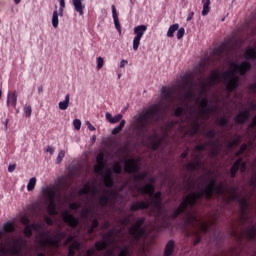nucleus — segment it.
Wrapping results in <instances>:
<instances>
[{"label":"nucleus","mask_w":256,"mask_h":256,"mask_svg":"<svg viewBox=\"0 0 256 256\" xmlns=\"http://www.w3.org/2000/svg\"><path fill=\"white\" fill-rule=\"evenodd\" d=\"M161 113H163L161 104H154L144 114L140 115L136 119L138 134L141 135L144 131H147L151 123L159 121L161 119Z\"/></svg>","instance_id":"obj_1"},{"label":"nucleus","mask_w":256,"mask_h":256,"mask_svg":"<svg viewBox=\"0 0 256 256\" xmlns=\"http://www.w3.org/2000/svg\"><path fill=\"white\" fill-rule=\"evenodd\" d=\"M140 193L144 195H149L152 197L151 205L156 211H158V215L163 211V194L158 191L155 193V186L151 183L144 185L139 188Z\"/></svg>","instance_id":"obj_2"},{"label":"nucleus","mask_w":256,"mask_h":256,"mask_svg":"<svg viewBox=\"0 0 256 256\" xmlns=\"http://www.w3.org/2000/svg\"><path fill=\"white\" fill-rule=\"evenodd\" d=\"M145 217L138 218L135 223L129 228L128 233L135 241H141V237L145 235Z\"/></svg>","instance_id":"obj_3"},{"label":"nucleus","mask_w":256,"mask_h":256,"mask_svg":"<svg viewBox=\"0 0 256 256\" xmlns=\"http://www.w3.org/2000/svg\"><path fill=\"white\" fill-rule=\"evenodd\" d=\"M42 195L49 201L48 213L49 215H57L55 206V199H57V191L51 187H46L42 190Z\"/></svg>","instance_id":"obj_4"},{"label":"nucleus","mask_w":256,"mask_h":256,"mask_svg":"<svg viewBox=\"0 0 256 256\" xmlns=\"http://www.w3.org/2000/svg\"><path fill=\"white\" fill-rule=\"evenodd\" d=\"M226 83V90L228 93H233L236 91L237 87H239V76L235 75V73L231 71H225L223 74Z\"/></svg>","instance_id":"obj_5"},{"label":"nucleus","mask_w":256,"mask_h":256,"mask_svg":"<svg viewBox=\"0 0 256 256\" xmlns=\"http://www.w3.org/2000/svg\"><path fill=\"white\" fill-rule=\"evenodd\" d=\"M115 236V230L111 229L109 230L104 236L103 241H97L94 245L96 251H104V249H107L109 247V241L113 239Z\"/></svg>","instance_id":"obj_6"},{"label":"nucleus","mask_w":256,"mask_h":256,"mask_svg":"<svg viewBox=\"0 0 256 256\" xmlns=\"http://www.w3.org/2000/svg\"><path fill=\"white\" fill-rule=\"evenodd\" d=\"M62 218L64 223H66V225H68L72 229H77V227L79 226V219L74 217L73 214H71V212L69 211L63 212Z\"/></svg>","instance_id":"obj_7"},{"label":"nucleus","mask_w":256,"mask_h":256,"mask_svg":"<svg viewBox=\"0 0 256 256\" xmlns=\"http://www.w3.org/2000/svg\"><path fill=\"white\" fill-rule=\"evenodd\" d=\"M231 67L240 73V75H247V72L251 71V62L249 61H243L240 64L232 63Z\"/></svg>","instance_id":"obj_8"},{"label":"nucleus","mask_w":256,"mask_h":256,"mask_svg":"<svg viewBox=\"0 0 256 256\" xmlns=\"http://www.w3.org/2000/svg\"><path fill=\"white\" fill-rule=\"evenodd\" d=\"M104 169H105V154L103 152H100L96 156V165L94 167V171L95 173H98V175H101Z\"/></svg>","instance_id":"obj_9"},{"label":"nucleus","mask_w":256,"mask_h":256,"mask_svg":"<svg viewBox=\"0 0 256 256\" xmlns=\"http://www.w3.org/2000/svg\"><path fill=\"white\" fill-rule=\"evenodd\" d=\"M250 116H251V113L249 112V110H243L236 115V117L234 118V121L235 123H237V125H245V123L249 121Z\"/></svg>","instance_id":"obj_10"},{"label":"nucleus","mask_w":256,"mask_h":256,"mask_svg":"<svg viewBox=\"0 0 256 256\" xmlns=\"http://www.w3.org/2000/svg\"><path fill=\"white\" fill-rule=\"evenodd\" d=\"M139 165L135 162V159H128L125 161L124 171L126 173H139Z\"/></svg>","instance_id":"obj_11"},{"label":"nucleus","mask_w":256,"mask_h":256,"mask_svg":"<svg viewBox=\"0 0 256 256\" xmlns=\"http://www.w3.org/2000/svg\"><path fill=\"white\" fill-rule=\"evenodd\" d=\"M239 167H242V169H245L246 165L243 162V158H238L232 165L230 169V177L232 179H235L237 177V171H239Z\"/></svg>","instance_id":"obj_12"},{"label":"nucleus","mask_w":256,"mask_h":256,"mask_svg":"<svg viewBox=\"0 0 256 256\" xmlns=\"http://www.w3.org/2000/svg\"><path fill=\"white\" fill-rule=\"evenodd\" d=\"M151 207V203L149 201H136L131 204L130 211H143L145 209H149Z\"/></svg>","instance_id":"obj_13"},{"label":"nucleus","mask_w":256,"mask_h":256,"mask_svg":"<svg viewBox=\"0 0 256 256\" xmlns=\"http://www.w3.org/2000/svg\"><path fill=\"white\" fill-rule=\"evenodd\" d=\"M196 201H199V199H203L205 197L206 199L210 200L213 199L211 196V192L209 191V188H203L201 192H193L190 194Z\"/></svg>","instance_id":"obj_14"},{"label":"nucleus","mask_w":256,"mask_h":256,"mask_svg":"<svg viewBox=\"0 0 256 256\" xmlns=\"http://www.w3.org/2000/svg\"><path fill=\"white\" fill-rule=\"evenodd\" d=\"M162 101H173V88L163 86L161 89Z\"/></svg>","instance_id":"obj_15"},{"label":"nucleus","mask_w":256,"mask_h":256,"mask_svg":"<svg viewBox=\"0 0 256 256\" xmlns=\"http://www.w3.org/2000/svg\"><path fill=\"white\" fill-rule=\"evenodd\" d=\"M59 243H61V240L58 238H44L40 240L41 247H47L48 245H52L53 247H59Z\"/></svg>","instance_id":"obj_16"},{"label":"nucleus","mask_w":256,"mask_h":256,"mask_svg":"<svg viewBox=\"0 0 256 256\" xmlns=\"http://www.w3.org/2000/svg\"><path fill=\"white\" fill-rule=\"evenodd\" d=\"M199 107L202 111V113H213V108H209V99L207 97H204L199 102Z\"/></svg>","instance_id":"obj_17"},{"label":"nucleus","mask_w":256,"mask_h":256,"mask_svg":"<svg viewBox=\"0 0 256 256\" xmlns=\"http://www.w3.org/2000/svg\"><path fill=\"white\" fill-rule=\"evenodd\" d=\"M0 253L1 255H19V248L17 247H12L10 249H6L5 246H3V244L0 245Z\"/></svg>","instance_id":"obj_18"},{"label":"nucleus","mask_w":256,"mask_h":256,"mask_svg":"<svg viewBox=\"0 0 256 256\" xmlns=\"http://www.w3.org/2000/svg\"><path fill=\"white\" fill-rule=\"evenodd\" d=\"M6 103H7V107H9L10 104L14 109L15 107H17V91L8 93Z\"/></svg>","instance_id":"obj_19"},{"label":"nucleus","mask_w":256,"mask_h":256,"mask_svg":"<svg viewBox=\"0 0 256 256\" xmlns=\"http://www.w3.org/2000/svg\"><path fill=\"white\" fill-rule=\"evenodd\" d=\"M105 187L111 188L115 185V181L113 180V175L111 174V170H107L106 174L103 178Z\"/></svg>","instance_id":"obj_20"},{"label":"nucleus","mask_w":256,"mask_h":256,"mask_svg":"<svg viewBox=\"0 0 256 256\" xmlns=\"http://www.w3.org/2000/svg\"><path fill=\"white\" fill-rule=\"evenodd\" d=\"M182 81H183V85H182L183 90L190 89L193 85V77L189 74H185L182 78Z\"/></svg>","instance_id":"obj_21"},{"label":"nucleus","mask_w":256,"mask_h":256,"mask_svg":"<svg viewBox=\"0 0 256 256\" xmlns=\"http://www.w3.org/2000/svg\"><path fill=\"white\" fill-rule=\"evenodd\" d=\"M175 251V241L169 240L164 248V256H171Z\"/></svg>","instance_id":"obj_22"},{"label":"nucleus","mask_w":256,"mask_h":256,"mask_svg":"<svg viewBox=\"0 0 256 256\" xmlns=\"http://www.w3.org/2000/svg\"><path fill=\"white\" fill-rule=\"evenodd\" d=\"M81 249V243L79 241L74 240L72 244L68 247V256H75V252Z\"/></svg>","instance_id":"obj_23"},{"label":"nucleus","mask_w":256,"mask_h":256,"mask_svg":"<svg viewBox=\"0 0 256 256\" xmlns=\"http://www.w3.org/2000/svg\"><path fill=\"white\" fill-rule=\"evenodd\" d=\"M112 17L117 31L121 33V23H119V15H117V8H115V5H112Z\"/></svg>","instance_id":"obj_24"},{"label":"nucleus","mask_w":256,"mask_h":256,"mask_svg":"<svg viewBox=\"0 0 256 256\" xmlns=\"http://www.w3.org/2000/svg\"><path fill=\"white\" fill-rule=\"evenodd\" d=\"M201 130V124L199 123V120L196 119L193 121V125L191 129L189 130V135L191 137H195V135L199 134V131Z\"/></svg>","instance_id":"obj_25"},{"label":"nucleus","mask_w":256,"mask_h":256,"mask_svg":"<svg viewBox=\"0 0 256 256\" xmlns=\"http://www.w3.org/2000/svg\"><path fill=\"white\" fill-rule=\"evenodd\" d=\"M244 58L247 61H255L256 60V48H247L244 52Z\"/></svg>","instance_id":"obj_26"},{"label":"nucleus","mask_w":256,"mask_h":256,"mask_svg":"<svg viewBox=\"0 0 256 256\" xmlns=\"http://www.w3.org/2000/svg\"><path fill=\"white\" fill-rule=\"evenodd\" d=\"M81 1L85 0H72L73 6L75 8V11L79 13V15H84L83 9H85V6H83V3Z\"/></svg>","instance_id":"obj_27"},{"label":"nucleus","mask_w":256,"mask_h":256,"mask_svg":"<svg viewBox=\"0 0 256 256\" xmlns=\"http://www.w3.org/2000/svg\"><path fill=\"white\" fill-rule=\"evenodd\" d=\"M221 81V73L218 70H214L210 74V83L211 85H215V83H219Z\"/></svg>","instance_id":"obj_28"},{"label":"nucleus","mask_w":256,"mask_h":256,"mask_svg":"<svg viewBox=\"0 0 256 256\" xmlns=\"http://www.w3.org/2000/svg\"><path fill=\"white\" fill-rule=\"evenodd\" d=\"M69 101H71V96L66 94L64 101L59 102L58 107L61 111H67L69 109Z\"/></svg>","instance_id":"obj_29"},{"label":"nucleus","mask_w":256,"mask_h":256,"mask_svg":"<svg viewBox=\"0 0 256 256\" xmlns=\"http://www.w3.org/2000/svg\"><path fill=\"white\" fill-rule=\"evenodd\" d=\"M147 31V27L145 25H139L134 28V33L136 34V37L143 39V36L145 35V32Z\"/></svg>","instance_id":"obj_30"},{"label":"nucleus","mask_w":256,"mask_h":256,"mask_svg":"<svg viewBox=\"0 0 256 256\" xmlns=\"http://www.w3.org/2000/svg\"><path fill=\"white\" fill-rule=\"evenodd\" d=\"M113 192L107 190L106 191V195L100 197L99 199V204L102 206V207H107V205L109 204V201H111V198L109 197V195H112Z\"/></svg>","instance_id":"obj_31"},{"label":"nucleus","mask_w":256,"mask_h":256,"mask_svg":"<svg viewBox=\"0 0 256 256\" xmlns=\"http://www.w3.org/2000/svg\"><path fill=\"white\" fill-rule=\"evenodd\" d=\"M226 51H227V44H221L220 46L214 49V54L217 55V57H223Z\"/></svg>","instance_id":"obj_32"},{"label":"nucleus","mask_w":256,"mask_h":256,"mask_svg":"<svg viewBox=\"0 0 256 256\" xmlns=\"http://www.w3.org/2000/svg\"><path fill=\"white\" fill-rule=\"evenodd\" d=\"M239 205L241 207L242 217H245V214L247 213V209H249V202H247V198L240 199Z\"/></svg>","instance_id":"obj_33"},{"label":"nucleus","mask_w":256,"mask_h":256,"mask_svg":"<svg viewBox=\"0 0 256 256\" xmlns=\"http://www.w3.org/2000/svg\"><path fill=\"white\" fill-rule=\"evenodd\" d=\"M203 2V10H202V15L203 17L209 15V11H211V0H202Z\"/></svg>","instance_id":"obj_34"},{"label":"nucleus","mask_w":256,"mask_h":256,"mask_svg":"<svg viewBox=\"0 0 256 256\" xmlns=\"http://www.w3.org/2000/svg\"><path fill=\"white\" fill-rule=\"evenodd\" d=\"M4 233H14L15 232V224L12 222H6L3 225Z\"/></svg>","instance_id":"obj_35"},{"label":"nucleus","mask_w":256,"mask_h":256,"mask_svg":"<svg viewBox=\"0 0 256 256\" xmlns=\"http://www.w3.org/2000/svg\"><path fill=\"white\" fill-rule=\"evenodd\" d=\"M212 149L210 151V157L215 159L216 157H219V147H217V144L215 142L210 143Z\"/></svg>","instance_id":"obj_36"},{"label":"nucleus","mask_w":256,"mask_h":256,"mask_svg":"<svg viewBox=\"0 0 256 256\" xmlns=\"http://www.w3.org/2000/svg\"><path fill=\"white\" fill-rule=\"evenodd\" d=\"M247 237L250 241H255L256 240V228L255 226H251L250 228L247 229Z\"/></svg>","instance_id":"obj_37"},{"label":"nucleus","mask_w":256,"mask_h":256,"mask_svg":"<svg viewBox=\"0 0 256 256\" xmlns=\"http://www.w3.org/2000/svg\"><path fill=\"white\" fill-rule=\"evenodd\" d=\"M175 31H179V24H173L169 27L167 37H175Z\"/></svg>","instance_id":"obj_38"},{"label":"nucleus","mask_w":256,"mask_h":256,"mask_svg":"<svg viewBox=\"0 0 256 256\" xmlns=\"http://www.w3.org/2000/svg\"><path fill=\"white\" fill-rule=\"evenodd\" d=\"M162 143H163V140L161 138H159L158 140L150 142L151 150L152 151H157V149H159L161 147Z\"/></svg>","instance_id":"obj_39"},{"label":"nucleus","mask_w":256,"mask_h":256,"mask_svg":"<svg viewBox=\"0 0 256 256\" xmlns=\"http://www.w3.org/2000/svg\"><path fill=\"white\" fill-rule=\"evenodd\" d=\"M52 27H54V29L59 27V12H57V10L54 11L52 15Z\"/></svg>","instance_id":"obj_40"},{"label":"nucleus","mask_w":256,"mask_h":256,"mask_svg":"<svg viewBox=\"0 0 256 256\" xmlns=\"http://www.w3.org/2000/svg\"><path fill=\"white\" fill-rule=\"evenodd\" d=\"M125 123H126L125 120H121L120 124L112 130V135H119V133L123 131V127H125Z\"/></svg>","instance_id":"obj_41"},{"label":"nucleus","mask_w":256,"mask_h":256,"mask_svg":"<svg viewBox=\"0 0 256 256\" xmlns=\"http://www.w3.org/2000/svg\"><path fill=\"white\" fill-rule=\"evenodd\" d=\"M185 199L186 203H188V207H195L197 205V200L191 194L186 196Z\"/></svg>","instance_id":"obj_42"},{"label":"nucleus","mask_w":256,"mask_h":256,"mask_svg":"<svg viewBox=\"0 0 256 256\" xmlns=\"http://www.w3.org/2000/svg\"><path fill=\"white\" fill-rule=\"evenodd\" d=\"M112 171H113V173H116V175H121V173L123 172V167L121 166V163L116 162L112 166Z\"/></svg>","instance_id":"obj_43"},{"label":"nucleus","mask_w":256,"mask_h":256,"mask_svg":"<svg viewBox=\"0 0 256 256\" xmlns=\"http://www.w3.org/2000/svg\"><path fill=\"white\" fill-rule=\"evenodd\" d=\"M214 193H216V195H223V184H216L212 188V195H214Z\"/></svg>","instance_id":"obj_44"},{"label":"nucleus","mask_w":256,"mask_h":256,"mask_svg":"<svg viewBox=\"0 0 256 256\" xmlns=\"http://www.w3.org/2000/svg\"><path fill=\"white\" fill-rule=\"evenodd\" d=\"M217 185V180L216 179H210L209 184L205 187V189H209L211 197H213V188Z\"/></svg>","instance_id":"obj_45"},{"label":"nucleus","mask_w":256,"mask_h":256,"mask_svg":"<svg viewBox=\"0 0 256 256\" xmlns=\"http://www.w3.org/2000/svg\"><path fill=\"white\" fill-rule=\"evenodd\" d=\"M35 185H37V178L32 177L27 185V191H33L35 189Z\"/></svg>","instance_id":"obj_46"},{"label":"nucleus","mask_w":256,"mask_h":256,"mask_svg":"<svg viewBox=\"0 0 256 256\" xmlns=\"http://www.w3.org/2000/svg\"><path fill=\"white\" fill-rule=\"evenodd\" d=\"M187 207H189V204L187 203V200L184 198V200L180 203L177 209L182 213H185V211H187Z\"/></svg>","instance_id":"obj_47"},{"label":"nucleus","mask_w":256,"mask_h":256,"mask_svg":"<svg viewBox=\"0 0 256 256\" xmlns=\"http://www.w3.org/2000/svg\"><path fill=\"white\" fill-rule=\"evenodd\" d=\"M91 193V185L85 184L84 187L79 191V195H87Z\"/></svg>","instance_id":"obj_48"},{"label":"nucleus","mask_w":256,"mask_h":256,"mask_svg":"<svg viewBox=\"0 0 256 256\" xmlns=\"http://www.w3.org/2000/svg\"><path fill=\"white\" fill-rule=\"evenodd\" d=\"M248 147L247 144H242L239 151L235 153V157H241V155L247 151Z\"/></svg>","instance_id":"obj_49"},{"label":"nucleus","mask_w":256,"mask_h":256,"mask_svg":"<svg viewBox=\"0 0 256 256\" xmlns=\"http://www.w3.org/2000/svg\"><path fill=\"white\" fill-rule=\"evenodd\" d=\"M24 113H25V117L29 118L31 117L32 113H33V108L31 107V105H25L24 109H23Z\"/></svg>","instance_id":"obj_50"},{"label":"nucleus","mask_w":256,"mask_h":256,"mask_svg":"<svg viewBox=\"0 0 256 256\" xmlns=\"http://www.w3.org/2000/svg\"><path fill=\"white\" fill-rule=\"evenodd\" d=\"M195 239L193 241V245L194 247H197L198 243H201V240L203 239V237L201 236V234L199 232H194L193 233Z\"/></svg>","instance_id":"obj_51"},{"label":"nucleus","mask_w":256,"mask_h":256,"mask_svg":"<svg viewBox=\"0 0 256 256\" xmlns=\"http://www.w3.org/2000/svg\"><path fill=\"white\" fill-rule=\"evenodd\" d=\"M185 99H193L195 97V92L192 88H187L184 94Z\"/></svg>","instance_id":"obj_52"},{"label":"nucleus","mask_w":256,"mask_h":256,"mask_svg":"<svg viewBox=\"0 0 256 256\" xmlns=\"http://www.w3.org/2000/svg\"><path fill=\"white\" fill-rule=\"evenodd\" d=\"M241 143V136H238L236 139H234L232 142L228 144L229 149H233V147H237Z\"/></svg>","instance_id":"obj_53"},{"label":"nucleus","mask_w":256,"mask_h":256,"mask_svg":"<svg viewBox=\"0 0 256 256\" xmlns=\"http://www.w3.org/2000/svg\"><path fill=\"white\" fill-rule=\"evenodd\" d=\"M24 235H25V237H28V238L33 237V230L31 229L30 225L25 226Z\"/></svg>","instance_id":"obj_54"},{"label":"nucleus","mask_w":256,"mask_h":256,"mask_svg":"<svg viewBox=\"0 0 256 256\" xmlns=\"http://www.w3.org/2000/svg\"><path fill=\"white\" fill-rule=\"evenodd\" d=\"M139 45H141V38L135 36L133 39V49L134 51H138Z\"/></svg>","instance_id":"obj_55"},{"label":"nucleus","mask_w":256,"mask_h":256,"mask_svg":"<svg viewBox=\"0 0 256 256\" xmlns=\"http://www.w3.org/2000/svg\"><path fill=\"white\" fill-rule=\"evenodd\" d=\"M228 124L229 120L225 117H221L219 120H217V125H219L220 127H227Z\"/></svg>","instance_id":"obj_56"},{"label":"nucleus","mask_w":256,"mask_h":256,"mask_svg":"<svg viewBox=\"0 0 256 256\" xmlns=\"http://www.w3.org/2000/svg\"><path fill=\"white\" fill-rule=\"evenodd\" d=\"M147 175H148L147 172H142L138 175H135L134 179L135 181H145V179H147Z\"/></svg>","instance_id":"obj_57"},{"label":"nucleus","mask_w":256,"mask_h":256,"mask_svg":"<svg viewBox=\"0 0 256 256\" xmlns=\"http://www.w3.org/2000/svg\"><path fill=\"white\" fill-rule=\"evenodd\" d=\"M91 208H84L82 209L80 215L81 217H83V219H87V217H89V215H91Z\"/></svg>","instance_id":"obj_58"},{"label":"nucleus","mask_w":256,"mask_h":256,"mask_svg":"<svg viewBox=\"0 0 256 256\" xmlns=\"http://www.w3.org/2000/svg\"><path fill=\"white\" fill-rule=\"evenodd\" d=\"M63 159H65V152L64 150H61L59 153H58V156L56 158V163L57 165H59V163H61V161H63Z\"/></svg>","instance_id":"obj_59"},{"label":"nucleus","mask_w":256,"mask_h":256,"mask_svg":"<svg viewBox=\"0 0 256 256\" xmlns=\"http://www.w3.org/2000/svg\"><path fill=\"white\" fill-rule=\"evenodd\" d=\"M103 65H105V60L103 59V57H98L97 58V69H98V71L103 69Z\"/></svg>","instance_id":"obj_60"},{"label":"nucleus","mask_w":256,"mask_h":256,"mask_svg":"<svg viewBox=\"0 0 256 256\" xmlns=\"http://www.w3.org/2000/svg\"><path fill=\"white\" fill-rule=\"evenodd\" d=\"M200 229L202 233H209V224L205 222L200 224Z\"/></svg>","instance_id":"obj_61"},{"label":"nucleus","mask_w":256,"mask_h":256,"mask_svg":"<svg viewBox=\"0 0 256 256\" xmlns=\"http://www.w3.org/2000/svg\"><path fill=\"white\" fill-rule=\"evenodd\" d=\"M184 111H185V109H183V107H177L174 112L175 117H181V115H183Z\"/></svg>","instance_id":"obj_62"},{"label":"nucleus","mask_w":256,"mask_h":256,"mask_svg":"<svg viewBox=\"0 0 256 256\" xmlns=\"http://www.w3.org/2000/svg\"><path fill=\"white\" fill-rule=\"evenodd\" d=\"M185 169H187V171H196L194 162L187 163Z\"/></svg>","instance_id":"obj_63"},{"label":"nucleus","mask_w":256,"mask_h":256,"mask_svg":"<svg viewBox=\"0 0 256 256\" xmlns=\"http://www.w3.org/2000/svg\"><path fill=\"white\" fill-rule=\"evenodd\" d=\"M118 256H129V247H128V246L124 247V248L120 251V253H119Z\"/></svg>","instance_id":"obj_64"}]
</instances>
